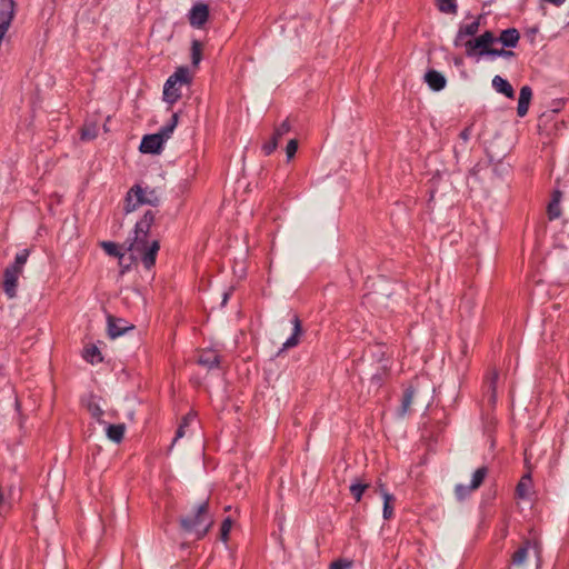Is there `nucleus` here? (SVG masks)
Here are the masks:
<instances>
[{"label": "nucleus", "instance_id": "4be33fe9", "mask_svg": "<svg viewBox=\"0 0 569 569\" xmlns=\"http://www.w3.org/2000/svg\"><path fill=\"white\" fill-rule=\"evenodd\" d=\"M179 121V114L176 112L171 116L170 120L167 124H164L157 133L161 136L162 140L166 142L171 134L173 133Z\"/></svg>", "mask_w": 569, "mask_h": 569}, {"label": "nucleus", "instance_id": "20e7f679", "mask_svg": "<svg viewBox=\"0 0 569 569\" xmlns=\"http://www.w3.org/2000/svg\"><path fill=\"white\" fill-rule=\"evenodd\" d=\"M191 82L190 71L187 67H179L171 74L163 87V100L170 104L176 103L181 98L180 88Z\"/></svg>", "mask_w": 569, "mask_h": 569}, {"label": "nucleus", "instance_id": "b1692460", "mask_svg": "<svg viewBox=\"0 0 569 569\" xmlns=\"http://www.w3.org/2000/svg\"><path fill=\"white\" fill-rule=\"evenodd\" d=\"M83 358L90 363H97L102 361L101 352L98 347L91 345L87 346L83 350Z\"/></svg>", "mask_w": 569, "mask_h": 569}, {"label": "nucleus", "instance_id": "bb28decb", "mask_svg": "<svg viewBox=\"0 0 569 569\" xmlns=\"http://www.w3.org/2000/svg\"><path fill=\"white\" fill-rule=\"evenodd\" d=\"M487 475H488L487 467L478 468L472 475V479H471V483H470L471 489L477 490L483 483V480L486 479Z\"/></svg>", "mask_w": 569, "mask_h": 569}, {"label": "nucleus", "instance_id": "dca6fc26", "mask_svg": "<svg viewBox=\"0 0 569 569\" xmlns=\"http://www.w3.org/2000/svg\"><path fill=\"white\" fill-rule=\"evenodd\" d=\"M292 325H293V332H292L291 337H289L286 340L282 349H290V348L298 346V343H299V337L302 333V326H301V321L297 315L293 316V318H292Z\"/></svg>", "mask_w": 569, "mask_h": 569}, {"label": "nucleus", "instance_id": "0eeeda50", "mask_svg": "<svg viewBox=\"0 0 569 569\" xmlns=\"http://www.w3.org/2000/svg\"><path fill=\"white\" fill-rule=\"evenodd\" d=\"M209 18V7L204 3L194 4L189 14L190 24L194 28H201Z\"/></svg>", "mask_w": 569, "mask_h": 569}, {"label": "nucleus", "instance_id": "f257e3e1", "mask_svg": "<svg viewBox=\"0 0 569 569\" xmlns=\"http://www.w3.org/2000/svg\"><path fill=\"white\" fill-rule=\"evenodd\" d=\"M156 213L146 211L143 217L134 226V237L130 241L128 250L140 257L143 267L150 270L156 264L160 242L157 239L149 240V232L154 222Z\"/></svg>", "mask_w": 569, "mask_h": 569}, {"label": "nucleus", "instance_id": "c756f323", "mask_svg": "<svg viewBox=\"0 0 569 569\" xmlns=\"http://www.w3.org/2000/svg\"><path fill=\"white\" fill-rule=\"evenodd\" d=\"M415 396V389L409 387L405 390L402 401H401V413L405 415L412 403Z\"/></svg>", "mask_w": 569, "mask_h": 569}, {"label": "nucleus", "instance_id": "f3484780", "mask_svg": "<svg viewBox=\"0 0 569 569\" xmlns=\"http://www.w3.org/2000/svg\"><path fill=\"white\" fill-rule=\"evenodd\" d=\"M198 362L208 369H212L219 366L220 357L214 350H204L199 356Z\"/></svg>", "mask_w": 569, "mask_h": 569}, {"label": "nucleus", "instance_id": "423d86ee", "mask_svg": "<svg viewBox=\"0 0 569 569\" xmlns=\"http://www.w3.org/2000/svg\"><path fill=\"white\" fill-rule=\"evenodd\" d=\"M164 141L158 133L146 134L140 143L139 150L142 153L158 154L162 150Z\"/></svg>", "mask_w": 569, "mask_h": 569}, {"label": "nucleus", "instance_id": "ea45409f", "mask_svg": "<svg viewBox=\"0 0 569 569\" xmlns=\"http://www.w3.org/2000/svg\"><path fill=\"white\" fill-rule=\"evenodd\" d=\"M470 134H471V127H467V128H465V129L460 132L459 137H460V139H462L465 142H467V141L469 140V138H470Z\"/></svg>", "mask_w": 569, "mask_h": 569}, {"label": "nucleus", "instance_id": "a878e982", "mask_svg": "<svg viewBox=\"0 0 569 569\" xmlns=\"http://www.w3.org/2000/svg\"><path fill=\"white\" fill-rule=\"evenodd\" d=\"M437 7L440 12L456 14L458 10L457 0H437Z\"/></svg>", "mask_w": 569, "mask_h": 569}, {"label": "nucleus", "instance_id": "39448f33", "mask_svg": "<svg viewBox=\"0 0 569 569\" xmlns=\"http://www.w3.org/2000/svg\"><path fill=\"white\" fill-rule=\"evenodd\" d=\"M291 129L289 120L282 121L279 126L274 128V131L269 139V141L262 144V151L266 156L271 154L278 147L279 142Z\"/></svg>", "mask_w": 569, "mask_h": 569}, {"label": "nucleus", "instance_id": "c03bdc74", "mask_svg": "<svg viewBox=\"0 0 569 569\" xmlns=\"http://www.w3.org/2000/svg\"><path fill=\"white\" fill-rule=\"evenodd\" d=\"M183 436H184V427H183V425H179L177 432H176V437L173 439V442H176L179 438H182Z\"/></svg>", "mask_w": 569, "mask_h": 569}, {"label": "nucleus", "instance_id": "412c9836", "mask_svg": "<svg viewBox=\"0 0 569 569\" xmlns=\"http://www.w3.org/2000/svg\"><path fill=\"white\" fill-rule=\"evenodd\" d=\"M106 430L107 437L113 442L119 443L123 439L126 426L123 423L108 425Z\"/></svg>", "mask_w": 569, "mask_h": 569}, {"label": "nucleus", "instance_id": "58836bf2", "mask_svg": "<svg viewBox=\"0 0 569 569\" xmlns=\"http://www.w3.org/2000/svg\"><path fill=\"white\" fill-rule=\"evenodd\" d=\"M351 567V562L350 561H346V560H337V561H333L329 569H347Z\"/></svg>", "mask_w": 569, "mask_h": 569}, {"label": "nucleus", "instance_id": "2eb2a0df", "mask_svg": "<svg viewBox=\"0 0 569 569\" xmlns=\"http://www.w3.org/2000/svg\"><path fill=\"white\" fill-rule=\"evenodd\" d=\"M492 87L497 92L505 94L507 98H515V90L512 86L502 77L495 76L492 79Z\"/></svg>", "mask_w": 569, "mask_h": 569}, {"label": "nucleus", "instance_id": "a18cd8bd", "mask_svg": "<svg viewBox=\"0 0 569 569\" xmlns=\"http://www.w3.org/2000/svg\"><path fill=\"white\" fill-rule=\"evenodd\" d=\"M561 196H562L561 191L555 190L553 193H552L551 201H557V203H560Z\"/></svg>", "mask_w": 569, "mask_h": 569}, {"label": "nucleus", "instance_id": "c9c22d12", "mask_svg": "<svg viewBox=\"0 0 569 569\" xmlns=\"http://www.w3.org/2000/svg\"><path fill=\"white\" fill-rule=\"evenodd\" d=\"M232 521L230 518H226L223 522L221 523L220 528V537L223 541H227L229 537V532L231 530Z\"/></svg>", "mask_w": 569, "mask_h": 569}, {"label": "nucleus", "instance_id": "cd10ccee", "mask_svg": "<svg viewBox=\"0 0 569 569\" xmlns=\"http://www.w3.org/2000/svg\"><path fill=\"white\" fill-rule=\"evenodd\" d=\"M528 545L527 541L525 546L520 547L518 550H516L512 555V563L516 566H521L525 563L527 557H528Z\"/></svg>", "mask_w": 569, "mask_h": 569}, {"label": "nucleus", "instance_id": "f03ea898", "mask_svg": "<svg viewBox=\"0 0 569 569\" xmlns=\"http://www.w3.org/2000/svg\"><path fill=\"white\" fill-rule=\"evenodd\" d=\"M213 523L209 513V502L203 501L198 505L192 515L184 516L180 519L181 528L187 532H194L198 539L206 536Z\"/></svg>", "mask_w": 569, "mask_h": 569}, {"label": "nucleus", "instance_id": "6ab92c4d", "mask_svg": "<svg viewBox=\"0 0 569 569\" xmlns=\"http://www.w3.org/2000/svg\"><path fill=\"white\" fill-rule=\"evenodd\" d=\"M29 254V249H23L19 251L14 257V261L11 264H9L7 269L20 276L22 273L24 264L28 261Z\"/></svg>", "mask_w": 569, "mask_h": 569}, {"label": "nucleus", "instance_id": "9b49d317", "mask_svg": "<svg viewBox=\"0 0 569 569\" xmlns=\"http://www.w3.org/2000/svg\"><path fill=\"white\" fill-rule=\"evenodd\" d=\"M532 98V90L529 86H523L520 89L517 114L520 118H523L529 110L530 101Z\"/></svg>", "mask_w": 569, "mask_h": 569}, {"label": "nucleus", "instance_id": "a211bd4d", "mask_svg": "<svg viewBox=\"0 0 569 569\" xmlns=\"http://www.w3.org/2000/svg\"><path fill=\"white\" fill-rule=\"evenodd\" d=\"M532 488V480L530 473H526L521 477L520 481L516 487V496L519 499H528Z\"/></svg>", "mask_w": 569, "mask_h": 569}, {"label": "nucleus", "instance_id": "79ce46f5", "mask_svg": "<svg viewBox=\"0 0 569 569\" xmlns=\"http://www.w3.org/2000/svg\"><path fill=\"white\" fill-rule=\"evenodd\" d=\"M96 137L94 131H89L88 129H83L81 132V138L83 140L92 139Z\"/></svg>", "mask_w": 569, "mask_h": 569}, {"label": "nucleus", "instance_id": "9d476101", "mask_svg": "<svg viewBox=\"0 0 569 569\" xmlns=\"http://www.w3.org/2000/svg\"><path fill=\"white\" fill-rule=\"evenodd\" d=\"M479 21H473L469 24H465V26H461L458 30V33L455 38V46L456 47H461L463 46V43L467 41L465 40L466 37H473L478 31H479Z\"/></svg>", "mask_w": 569, "mask_h": 569}, {"label": "nucleus", "instance_id": "4c0bfd02", "mask_svg": "<svg viewBox=\"0 0 569 569\" xmlns=\"http://www.w3.org/2000/svg\"><path fill=\"white\" fill-rule=\"evenodd\" d=\"M479 38L488 47H491V44L497 41V38L495 37L492 31H485L481 36H479Z\"/></svg>", "mask_w": 569, "mask_h": 569}, {"label": "nucleus", "instance_id": "72a5a7b5", "mask_svg": "<svg viewBox=\"0 0 569 569\" xmlns=\"http://www.w3.org/2000/svg\"><path fill=\"white\" fill-rule=\"evenodd\" d=\"M488 56H490L492 58L502 57V58L509 59V58L515 57V52L511 50L492 48L490 51H488Z\"/></svg>", "mask_w": 569, "mask_h": 569}, {"label": "nucleus", "instance_id": "5701e85b", "mask_svg": "<svg viewBox=\"0 0 569 569\" xmlns=\"http://www.w3.org/2000/svg\"><path fill=\"white\" fill-rule=\"evenodd\" d=\"M497 380L498 372L493 371L488 381V401L491 406H495L497 401Z\"/></svg>", "mask_w": 569, "mask_h": 569}, {"label": "nucleus", "instance_id": "393cba45", "mask_svg": "<svg viewBox=\"0 0 569 569\" xmlns=\"http://www.w3.org/2000/svg\"><path fill=\"white\" fill-rule=\"evenodd\" d=\"M86 407L90 415L92 416V418L97 419L99 422H102L101 417L103 416V410L94 401V397L92 395L89 396V398L86 400Z\"/></svg>", "mask_w": 569, "mask_h": 569}, {"label": "nucleus", "instance_id": "aec40b11", "mask_svg": "<svg viewBox=\"0 0 569 569\" xmlns=\"http://www.w3.org/2000/svg\"><path fill=\"white\" fill-rule=\"evenodd\" d=\"M379 488L383 499V518L390 519L393 513L392 502L395 501V497L389 493L382 485H380Z\"/></svg>", "mask_w": 569, "mask_h": 569}, {"label": "nucleus", "instance_id": "473e14b6", "mask_svg": "<svg viewBox=\"0 0 569 569\" xmlns=\"http://www.w3.org/2000/svg\"><path fill=\"white\" fill-rule=\"evenodd\" d=\"M475 489H471V486L457 485L455 488V493L458 500L466 499Z\"/></svg>", "mask_w": 569, "mask_h": 569}, {"label": "nucleus", "instance_id": "1a4fd4ad", "mask_svg": "<svg viewBox=\"0 0 569 569\" xmlns=\"http://www.w3.org/2000/svg\"><path fill=\"white\" fill-rule=\"evenodd\" d=\"M18 279L19 274L8 270L7 268L3 271V291L9 299H13L17 297V288H18Z\"/></svg>", "mask_w": 569, "mask_h": 569}, {"label": "nucleus", "instance_id": "7ed1b4c3", "mask_svg": "<svg viewBox=\"0 0 569 569\" xmlns=\"http://www.w3.org/2000/svg\"><path fill=\"white\" fill-rule=\"evenodd\" d=\"M159 203L160 194L157 189L142 188L139 184H134L127 192L123 210L126 213H130L142 204L157 207Z\"/></svg>", "mask_w": 569, "mask_h": 569}, {"label": "nucleus", "instance_id": "37998d69", "mask_svg": "<svg viewBox=\"0 0 569 569\" xmlns=\"http://www.w3.org/2000/svg\"><path fill=\"white\" fill-rule=\"evenodd\" d=\"M193 419H194V413L190 412L182 418V421L180 425H183V427L186 428L190 423V421H192Z\"/></svg>", "mask_w": 569, "mask_h": 569}, {"label": "nucleus", "instance_id": "f8f14e48", "mask_svg": "<svg viewBox=\"0 0 569 569\" xmlns=\"http://www.w3.org/2000/svg\"><path fill=\"white\" fill-rule=\"evenodd\" d=\"M129 329H131V327H128L127 322L122 319L108 316V335L111 339L122 336Z\"/></svg>", "mask_w": 569, "mask_h": 569}, {"label": "nucleus", "instance_id": "ddd939ff", "mask_svg": "<svg viewBox=\"0 0 569 569\" xmlns=\"http://www.w3.org/2000/svg\"><path fill=\"white\" fill-rule=\"evenodd\" d=\"M425 80L433 91H440L446 87V78L436 70H429L425 74Z\"/></svg>", "mask_w": 569, "mask_h": 569}, {"label": "nucleus", "instance_id": "7c9ffc66", "mask_svg": "<svg viewBox=\"0 0 569 569\" xmlns=\"http://www.w3.org/2000/svg\"><path fill=\"white\" fill-rule=\"evenodd\" d=\"M101 247L106 251V253H108L109 256L118 257L120 259L123 257V254L120 252V250L118 248V244L114 242L103 241V242H101Z\"/></svg>", "mask_w": 569, "mask_h": 569}, {"label": "nucleus", "instance_id": "e433bc0d", "mask_svg": "<svg viewBox=\"0 0 569 569\" xmlns=\"http://www.w3.org/2000/svg\"><path fill=\"white\" fill-rule=\"evenodd\" d=\"M298 150V140L291 139L288 141L286 147V154L288 160L292 159Z\"/></svg>", "mask_w": 569, "mask_h": 569}, {"label": "nucleus", "instance_id": "4468645a", "mask_svg": "<svg viewBox=\"0 0 569 569\" xmlns=\"http://www.w3.org/2000/svg\"><path fill=\"white\" fill-rule=\"evenodd\" d=\"M520 39L519 31L515 28L503 30L497 41L501 42L507 48H515Z\"/></svg>", "mask_w": 569, "mask_h": 569}, {"label": "nucleus", "instance_id": "49530a36", "mask_svg": "<svg viewBox=\"0 0 569 569\" xmlns=\"http://www.w3.org/2000/svg\"><path fill=\"white\" fill-rule=\"evenodd\" d=\"M229 296H230V293H229V292H224V293H223L222 305H226L227 300L229 299Z\"/></svg>", "mask_w": 569, "mask_h": 569}, {"label": "nucleus", "instance_id": "a19ab883", "mask_svg": "<svg viewBox=\"0 0 569 569\" xmlns=\"http://www.w3.org/2000/svg\"><path fill=\"white\" fill-rule=\"evenodd\" d=\"M371 383L376 387H380L382 383V376L380 373H376L371 377Z\"/></svg>", "mask_w": 569, "mask_h": 569}, {"label": "nucleus", "instance_id": "f704fd0d", "mask_svg": "<svg viewBox=\"0 0 569 569\" xmlns=\"http://www.w3.org/2000/svg\"><path fill=\"white\" fill-rule=\"evenodd\" d=\"M561 214L560 203L557 201H550L548 204V216L550 220L559 218Z\"/></svg>", "mask_w": 569, "mask_h": 569}, {"label": "nucleus", "instance_id": "6e6552de", "mask_svg": "<svg viewBox=\"0 0 569 569\" xmlns=\"http://www.w3.org/2000/svg\"><path fill=\"white\" fill-rule=\"evenodd\" d=\"M463 47L466 48V54L468 57L488 56V51L492 49L491 47H488L486 43H483L479 37L467 40L463 43Z\"/></svg>", "mask_w": 569, "mask_h": 569}, {"label": "nucleus", "instance_id": "2f4dec72", "mask_svg": "<svg viewBox=\"0 0 569 569\" xmlns=\"http://www.w3.org/2000/svg\"><path fill=\"white\" fill-rule=\"evenodd\" d=\"M368 487H369L368 483H361V482L352 483L350 486V492L357 502H359L361 500V497Z\"/></svg>", "mask_w": 569, "mask_h": 569}, {"label": "nucleus", "instance_id": "c85d7f7f", "mask_svg": "<svg viewBox=\"0 0 569 569\" xmlns=\"http://www.w3.org/2000/svg\"><path fill=\"white\" fill-rule=\"evenodd\" d=\"M202 58V44L198 40H193L191 44V62L198 66Z\"/></svg>", "mask_w": 569, "mask_h": 569}]
</instances>
